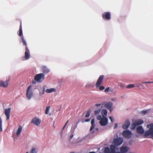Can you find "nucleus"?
I'll use <instances>...</instances> for the list:
<instances>
[{"label": "nucleus", "instance_id": "nucleus-27", "mask_svg": "<svg viewBox=\"0 0 153 153\" xmlns=\"http://www.w3.org/2000/svg\"><path fill=\"white\" fill-rule=\"evenodd\" d=\"M101 111V109H99L98 110H95L94 111V114L95 115H97Z\"/></svg>", "mask_w": 153, "mask_h": 153}, {"label": "nucleus", "instance_id": "nucleus-47", "mask_svg": "<svg viewBox=\"0 0 153 153\" xmlns=\"http://www.w3.org/2000/svg\"><path fill=\"white\" fill-rule=\"evenodd\" d=\"M89 153H95V152H90Z\"/></svg>", "mask_w": 153, "mask_h": 153}, {"label": "nucleus", "instance_id": "nucleus-3", "mask_svg": "<svg viewBox=\"0 0 153 153\" xmlns=\"http://www.w3.org/2000/svg\"><path fill=\"white\" fill-rule=\"evenodd\" d=\"M22 42L23 44L25 46V59L27 60L29 58L30 56V51L27 46V44L26 41L24 38H22Z\"/></svg>", "mask_w": 153, "mask_h": 153}, {"label": "nucleus", "instance_id": "nucleus-35", "mask_svg": "<svg viewBox=\"0 0 153 153\" xmlns=\"http://www.w3.org/2000/svg\"><path fill=\"white\" fill-rule=\"evenodd\" d=\"M98 131V128H96L94 129V130L91 132L92 134H93L94 132H97Z\"/></svg>", "mask_w": 153, "mask_h": 153}, {"label": "nucleus", "instance_id": "nucleus-20", "mask_svg": "<svg viewBox=\"0 0 153 153\" xmlns=\"http://www.w3.org/2000/svg\"><path fill=\"white\" fill-rule=\"evenodd\" d=\"M91 126L90 131H92L93 129H94L95 126V125L94 124V119H92L91 121Z\"/></svg>", "mask_w": 153, "mask_h": 153}, {"label": "nucleus", "instance_id": "nucleus-14", "mask_svg": "<svg viewBox=\"0 0 153 153\" xmlns=\"http://www.w3.org/2000/svg\"><path fill=\"white\" fill-rule=\"evenodd\" d=\"M120 151L122 153H126L129 150V148L125 146H123L120 148Z\"/></svg>", "mask_w": 153, "mask_h": 153}, {"label": "nucleus", "instance_id": "nucleus-33", "mask_svg": "<svg viewBox=\"0 0 153 153\" xmlns=\"http://www.w3.org/2000/svg\"><path fill=\"white\" fill-rule=\"evenodd\" d=\"M97 120H100L101 119H102V116L101 115H99L97 117Z\"/></svg>", "mask_w": 153, "mask_h": 153}, {"label": "nucleus", "instance_id": "nucleus-15", "mask_svg": "<svg viewBox=\"0 0 153 153\" xmlns=\"http://www.w3.org/2000/svg\"><path fill=\"white\" fill-rule=\"evenodd\" d=\"M130 123L128 120H126L124 124L123 125L122 127L125 129H127L130 126Z\"/></svg>", "mask_w": 153, "mask_h": 153}, {"label": "nucleus", "instance_id": "nucleus-16", "mask_svg": "<svg viewBox=\"0 0 153 153\" xmlns=\"http://www.w3.org/2000/svg\"><path fill=\"white\" fill-rule=\"evenodd\" d=\"M4 114L6 116L7 120H9L10 119V107L5 110Z\"/></svg>", "mask_w": 153, "mask_h": 153}, {"label": "nucleus", "instance_id": "nucleus-50", "mask_svg": "<svg viewBox=\"0 0 153 153\" xmlns=\"http://www.w3.org/2000/svg\"><path fill=\"white\" fill-rule=\"evenodd\" d=\"M26 153H28V152H27Z\"/></svg>", "mask_w": 153, "mask_h": 153}, {"label": "nucleus", "instance_id": "nucleus-9", "mask_svg": "<svg viewBox=\"0 0 153 153\" xmlns=\"http://www.w3.org/2000/svg\"><path fill=\"white\" fill-rule=\"evenodd\" d=\"M131 132L129 130H124L123 132V136L126 138H130L131 137Z\"/></svg>", "mask_w": 153, "mask_h": 153}, {"label": "nucleus", "instance_id": "nucleus-11", "mask_svg": "<svg viewBox=\"0 0 153 153\" xmlns=\"http://www.w3.org/2000/svg\"><path fill=\"white\" fill-rule=\"evenodd\" d=\"M102 16L104 19L110 20L111 18V13L109 12H106L102 15Z\"/></svg>", "mask_w": 153, "mask_h": 153}, {"label": "nucleus", "instance_id": "nucleus-1", "mask_svg": "<svg viewBox=\"0 0 153 153\" xmlns=\"http://www.w3.org/2000/svg\"><path fill=\"white\" fill-rule=\"evenodd\" d=\"M147 127L149 129L145 131L144 135L145 137H147L149 135H151L153 137V123L148 124Z\"/></svg>", "mask_w": 153, "mask_h": 153}, {"label": "nucleus", "instance_id": "nucleus-5", "mask_svg": "<svg viewBox=\"0 0 153 153\" xmlns=\"http://www.w3.org/2000/svg\"><path fill=\"white\" fill-rule=\"evenodd\" d=\"M143 123V121L140 119H139L133 121L131 125V129L134 130L135 129L136 126L140 125Z\"/></svg>", "mask_w": 153, "mask_h": 153}, {"label": "nucleus", "instance_id": "nucleus-19", "mask_svg": "<svg viewBox=\"0 0 153 153\" xmlns=\"http://www.w3.org/2000/svg\"><path fill=\"white\" fill-rule=\"evenodd\" d=\"M116 146L114 145H111L110 146V153H115Z\"/></svg>", "mask_w": 153, "mask_h": 153}, {"label": "nucleus", "instance_id": "nucleus-30", "mask_svg": "<svg viewBox=\"0 0 153 153\" xmlns=\"http://www.w3.org/2000/svg\"><path fill=\"white\" fill-rule=\"evenodd\" d=\"M74 136V131H71V134L70 135V139H72Z\"/></svg>", "mask_w": 153, "mask_h": 153}, {"label": "nucleus", "instance_id": "nucleus-46", "mask_svg": "<svg viewBox=\"0 0 153 153\" xmlns=\"http://www.w3.org/2000/svg\"><path fill=\"white\" fill-rule=\"evenodd\" d=\"M68 120L67 122H66V123L65 124H66V125H67V124L68 123Z\"/></svg>", "mask_w": 153, "mask_h": 153}, {"label": "nucleus", "instance_id": "nucleus-38", "mask_svg": "<svg viewBox=\"0 0 153 153\" xmlns=\"http://www.w3.org/2000/svg\"><path fill=\"white\" fill-rule=\"evenodd\" d=\"M117 126V123H115V124L114 128H116Z\"/></svg>", "mask_w": 153, "mask_h": 153}, {"label": "nucleus", "instance_id": "nucleus-4", "mask_svg": "<svg viewBox=\"0 0 153 153\" xmlns=\"http://www.w3.org/2000/svg\"><path fill=\"white\" fill-rule=\"evenodd\" d=\"M45 79V75L43 73H40L34 76V80L38 82H41Z\"/></svg>", "mask_w": 153, "mask_h": 153}, {"label": "nucleus", "instance_id": "nucleus-6", "mask_svg": "<svg viewBox=\"0 0 153 153\" xmlns=\"http://www.w3.org/2000/svg\"><path fill=\"white\" fill-rule=\"evenodd\" d=\"M33 95V93L32 90V86L30 85L27 87L26 91V97L28 100H30Z\"/></svg>", "mask_w": 153, "mask_h": 153}, {"label": "nucleus", "instance_id": "nucleus-32", "mask_svg": "<svg viewBox=\"0 0 153 153\" xmlns=\"http://www.w3.org/2000/svg\"><path fill=\"white\" fill-rule=\"evenodd\" d=\"M147 112L148 111L147 110H143L141 111V113L143 115H145L146 114Z\"/></svg>", "mask_w": 153, "mask_h": 153}, {"label": "nucleus", "instance_id": "nucleus-2", "mask_svg": "<svg viewBox=\"0 0 153 153\" xmlns=\"http://www.w3.org/2000/svg\"><path fill=\"white\" fill-rule=\"evenodd\" d=\"M104 76L103 75H101L100 76L96 83V86L97 88L99 87L100 91H102L105 88V87L100 85L102 83V80L104 79Z\"/></svg>", "mask_w": 153, "mask_h": 153}, {"label": "nucleus", "instance_id": "nucleus-42", "mask_svg": "<svg viewBox=\"0 0 153 153\" xmlns=\"http://www.w3.org/2000/svg\"><path fill=\"white\" fill-rule=\"evenodd\" d=\"M151 83V82H143V83Z\"/></svg>", "mask_w": 153, "mask_h": 153}, {"label": "nucleus", "instance_id": "nucleus-8", "mask_svg": "<svg viewBox=\"0 0 153 153\" xmlns=\"http://www.w3.org/2000/svg\"><path fill=\"white\" fill-rule=\"evenodd\" d=\"M123 142V140L122 138L120 137L115 138L114 140L113 143L114 145L118 146L120 145Z\"/></svg>", "mask_w": 153, "mask_h": 153}, {"label": "nucleus", "instance_id": "nucleus-31", "mask_svg": "<svg viewBox=\"0 0 153 153\" xmlns=\"http://www.w3.org/2000/svg\"><path fill=\"white\" fill-rule=\"evenodd\" d=\"M90 111H88L87 112V113L85 115V117H89L90 116Z\"/></svg>", "mask_w": 153, "mask_h": 153}, {"label": "nucleus", "instance_id": "nucleus-36", "mask_svg": "<svg viewBox=\"0 0 153 153\" xmlns=\"http://www.w3.org/2000/svg\"><path fill=\"white\" fill-rule=\"evenodd\" d=\"M109 119L110 120H111V122H112V123L113 121V120H114V118H113L111 117L110 116L109 117Z\"/></svg>", "mask_w": 153, "mask_h": 153}, {"label": "nucleus", "instance_id": "nucleus-13", "mask_svg": "<svg viewBox=\"0 0 153 153\" xmlns=\"http://www.w3.org/2000/svg\"><path fill=\"white\" fill-rule=\"evenodd\" d=\"M113 105V103L111 102H107L104 103V106L108 109H109L110 112L111 111V108Z\"/></svg>", "mask_w": 153, "mask_h": 153}, {"label": "nucleus", "instance_id": "nucleus-22", "mask_svg": "<svg viewBox=\"0 0 153 153\" xmlns=\"http://www.w3.org/2000/svg\"><path fill=\"white\" fill-rule=\"evenodd\" d=\"M22 127L21 126H19L16 131V135L18 136L21 133L22 130Z\"/></svg>", "mask_w": 153, "mask_h": 153}, {"label": "nucleus", "instance_id": "nucleus-45", "mask_svg": "<svg viewBox=\"0 0 153 153\" xmlns=\"http://www.w3.org/2000/svg\"><path fill=\"white\" fill-rule=\"evenodd\" d=\"M65 128H64V127H63V128H62V131H61V133H62V131H63V130Z\"/></svg>", "mask_w": 153, "mask_h": 153}, {"label": "nucleus", "instance_id": "nucleus-48", "mask_svg": "<svg viewBox=\"0 0 153 153\" xmlns=\"http://www.w3.org/2000/svg\"><path fill=\"white\" fill-rule=\"evenodd\" d=\"M66 125H66V124H65V125L63 127H64V128H65Z\"/></svg>", "mask_w": 153, "mask_h": 153}, {"label": "nucleus", "instance_id": "nucleus-39", "mask_svg": "<svg viewBox=\"0 0 153 153\" xmlns=\"http://www.w3.org/2000/svg\"><path fill=\"white\" fill-rule=\"evenodd\" d=\"M0 125H2V120L1 117H0Z\"/></svg>", "mask_w": 153, "mask_h": 153}, {"label": "nucleus", "instance_id": "nucleus-21", "mask_svg": "<svg viewBox=\"0 0 153 153\" xmlns=\"http://www.w3.org/2000/svg\"><path fill=\"white\" fill-rule=\"evenodd\" d=\"M42 72L45 74H47L49 71L48 69L45 66H43L42 67Z\"/></svg>", "mask_w": 153, "mask_h": 153}, {"label": "nucleus", "instance_id": "nucleus-28", "mask_svg": "<svg viewBox=\"0 0 153 153\" xmlns=\"http://www.w3.org/2000/svg\"><path fill=\"white\" fill-rule=\"evenodd\" d=\"M30 153H37L36 149L35 148H33L30 152Z\"/></svg>", "mask_w": 153, "mask_h": 153}, {"label": "nucleus", "instance_id": "nucleus-24", "mask_svg": "<svg viewBox=\"0 0 153 153\" xmlns=\"http://www.w3.org/2000/svg\"><path fill=\"white\" fill-rule=\"evenodd\" d=\"M102 116H104V115L106 116L107 114V111L106 110L103 109L102 110Z\"/></svg>", "mask_w": 153, "mask_h": 153}, {"label": "nucleus", "instance_id": "nucleus-43", "mask_svg": "<svg viewBox=\"0 0 153 153\" xmlns=\"http://www.w3.org/2000/svg\"><path fill=\"white\" fill-rule=\"evenodd\" d=\"M32 83L33 84H34L35 83V82L34 81H32Z\"/></svg>", "mask_w": 153, "mask_h": 153}, {"label": "nucleus", "instance_id": "nucleus-26", "mask_svg": "<svg viewBox=\"0 0 153 153\" xmlns=\"http://www.w3.org/2000/svg\"><path fill=\"white\" fill-rule=\"evenodd\" d=\"M135 87V85L134 84H131L128 85L126 88H134Z\"/></svg>", "mask_w": 153, "mask_h": 153}, {"label": "nucleus", "instance_id": "nucleus-51", "mask_svg": "<svg viewBox=\"0 0 153 153\" xmlns=\"http://www.w3.org/2000/svg\"><path fill=\"white\" fill-rule=\"evenodd\" d=\"M101 153V152H100V153Z\"/></svg>", "mask_w": 153, "mask_h": 153}, {"label": "nucleus", "instance_id": "nucleus-44", "mask_svg": "<svg viewBox=\"0 0 153 153\" xmlns=\"http://www.w3.org/2000/svg\"><path fill=\"white\" fill-rule=\"evenodd\" d=\"M65 128H64V127H63V128H62V131H61V133H62V131H63V130Z\"/></svg>", "mask_w": 153, "mask_h": 153}, {"label": "nucleus", "instance_id": "nucleus-37", "mask_svg": "<svg viewBox=\"0 0 153 153\" xmlns=\"http://www.w3.org/2000/svg\"><path fill=\"white\" fill-rule=\"evenodd\" d=\"M2 125H0V131H2Z\"/></svg>", "mask_w": 153, "mask_h": 153}, {"label": "nucleus", "instance_id": "nucleus-40", "mask_svg": "<svg viewBox=\"0 0 153 153\" xmlns=\"http://www.w3.org/2000/svg\"><path fill=\"white\" fill-rule=\"evenodd\" d=\"M90 119H87L85 120V122H89L90 121Z\"/></svg>", "mask_w": 153, "mask_h": 153}, {"label": "nucleus", "instance_id": "nucleus-17", "mask_svg": "<svg viewBox=\"0 0 153 153\" xmlns=\"http://www.w3.org/2000/svg\"><path fill=\"white\" fill-rule=\"evenodd\" d=\"M8 85V82L0 80V87L4 88L7 87Z\"/></svg>", "mask_w": 153, "mask_h": 153}, {"label": "nucleus", "instance_id": "nucleus-23", "mask_svg": "<svg viewBox=\"0 0 153 153\" xmlns=\"http://www.w3.org/2000/svg\"><path fill=\"white\" fill-rule=\"evenodd\" d=\"M19 35L21 37L23 36L22 31V23L21 22V24H20V27H19ZM22 38H23V37H22Z\"/></svg>", "mask_w": 153, "mask_h": 153}, {"label": "nucleus", "instance_id": "nucleus-12", "mask_svg": "<svg viewBox=\"0 0 153 153\" xmlns=\"http://www.w3.org/2000/svg\"><path fill=\"white\" fill-rule=\"evenodd\" d=\"M41 122V120L37 117H34L31 121V123H33L34 125L36 126H38L39 125Z\"/></svg>", "mask_w": 153, "mask_h": 153}, {"label": "nucleus", "instance_id": "nucleus-49", "mask_svg": "<svg viewBox=\"0 0 153 153\" xmlns=\"http://www.w3.org/2000/svg\"><path fill=\"white\" fill-rule=\"evenodd\" d=\"M114 100H115L114 99H111V100H112V101H114Z\"/></svg>", "mask_w": 153, "mask_h": 153}, {"label": "nucleus", "instance_id": "nucleus-41", "mask_svg": "<svg viewBox=\"0 0 153 153\" xmlns=\"http://www.w3.org/2000/svg\"><path fill=\"white\" fill-rule=\"evenodd\" d=\"M101 104H95V105L96 106H98L100 105Z\"/></svg>", "mask_w": 153, "mask_h": 153}, {"label": "nucleus", "instance_id": "nucleus-10", "mask_svg": "<svg viewBox=\"0 0 153 153\" xmlns=\"http://www.w3.org/2000/svg\"><path fill=\"white\" fill-rule=\"evenodd\" d=\"M46 87H44L43 88V91L42 93V95H43L45 92V91L48 93H51L53 92H55L56 91V89L55 88H51L50 89H48L45 91Z\"/></svg>", "mask_w": 153, "mask_h": 153}, {"label": "nucleus", "instance_id": "nucleus-25", "mask_svg": "<svg viewBox=\"0 0 153 153\" xmlns=\"http://www.w3.org/2000/svg\"><path fill=\"white\" fill-rule=\"evenodd\" d=\"M110 150L108 147H106L105 148L104 150L105 153H110Z\"/></svg>", "mask_w": 153, "mask_h": 153}, {"label": "nucleus", "instance_id": "nucleus-18", "mask_svg": "<svg viewBox=\"0 0 153 153\" xmlns=\"http://www.w3.org/2000/svg\"><path fill=\"white\" fill-rule=\"evenodd\" d=\"M137 133L142 134L144 132V130L141 126H139L137 128Z\"/></svg>", "mask_w": 153, "mask_h": 153}, {"label": "nucleus", "instance_id": "nucleus-29", "mask_svg": "<svg viewBox=\"0 0 153 153\" xmlns=\"http://www.w3.org/2000/svg\"><path fill=\"white\" fill-rule=\"evenodd\" d=\"M50 106H47L46 108V109L45 111V114H48L49 113V111L50 109Z\"/></svg>", "mask_w": 153, "mask_h": 153}, {"label": "nucleus", "instance_id": "nucleus-7", "mask_svg": "<svg viewBox=\"0 0 153 153\" xmlns=\"http://www.w3.org/2000/svg\"><path fill=\"white\" fill-rule=\"evenodd\" d=\"M99 123L101 126H105L108 123V119L105 117L103 116L102 119L100 121Z\"/></svg>", "mask_w": 153, "mask_h": 153}, {"label": "nucleus", "instance_id": "nucleus-34", "mask_svg": "<svg viewBox=\"0 0 153 153\" xmlns=\"http://www.w3.org/2000/svg\"><path fill=\"white\" fill-rule=\"evenodd\" d=\"M109 87H108L105 89L104 91L105 92H107L109 91Z\"/></svg>", "mask_w": 153, "mask_h": 153}]
</instances>
